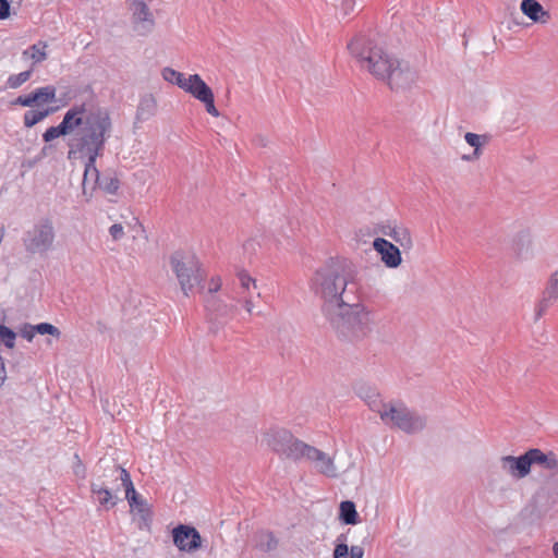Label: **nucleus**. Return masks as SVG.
Masks as SVG:
<instances>
[{
	"label": "nucleus",
	"instance_id": "1",
	"mask_svg": "<svg viewBox=\"0 0 558 558\" xmlns=\"http://www.w3.org/2000/svg\"><path fill=\"white\" fill-rule=\"evenodd\" d=\"M355 278L351 260L344 257H329L311 278V290L323 303L320 311L339 337L354 340L369 331V312L362 304L345 300L347 286Z\"/></svg>",
	"mask_w": 558,
	"mask_h": 558
},
{
	"label": "nucleus",
	"instance_id": "2",
	"mask_svg": "<svg viewBox=\"0 0 558 558\" xmlns=\"http://www.w3.org/2000/svg\"><path fill=\"white\" fill-rule=\"evenodd\" d=\"M348 49L362 66L378 80L386 81L392 90L407 89L416 81V71L409 62L391 58L373 40L364 36L350 41Z\"/></svg>",
	"mask_w": 558,
	"mask_h": 558
},
{
	"label": "nucleus",
	"instance_id": "3",
	"mask_svg": "<svg viewBox=\"0 0 558 558\" xmlns=\"http://www.w3.org/2000/svg\"><path fill=\"white\" fill-rule=\"evenodd\" d=\"M80 117L81 124L68 143V159L76 158L77 150L106 148V143L111 136L112 121L107 108L97 107L88 111L85 108Z\"/></svg>",
	"mask_w": 558,
	"mask_h": 558
},
{
	"label": "nucleus",
	"instance_id": "4",
	"mask_svg": "<svg viewBox=\"0 0 558 558\" xmlns=\"http://www.w3.org/2000/svg\"><path fill=\"white\" fill-rule=\"evenodd\" d=\"M267 445L271 450L284 459L294 462L304 458L305 452L315 453L311 445L305 444L286 428H270L266 434Z\"/></svg>",
	"mask_w": 558,
	"mask_h": 558
},
{
	"label": "nucleus",
	"instance_id": "5",
	"mask_svg": "<svg viewBox=\"0 0 558 558\" xmlns=\"http://www.w3.org/2000/svg\"><path fill=\"white\" fill-rule=\"evenodd\" d=\"M170 264L185 295L194 289L199 292L204 290V274L194 255L185 258L183 252L177 251L170 256Z\"/></svg>",
	"mask_w": 558,
	"mask_h": 558
},
{
	"label": "nucleus",
	"instance_id": "6",
	"mask_svg": "<svg viewBox=\"0 0 558 558\" xmlns=\"http://www.w3.org/2000/svg\"><path fill=\"white\" fill-rule=\"evenodd\" d=\"M56 230L49 217L39 218L22 236V244L27 254L46 255L53 248Z\"/></svg>",
	"mask_w": 558,
	"mask_h": 558
},
{
	"label": "nucleus",
	"instance_id": "7",
	"mask_svg": "<svg viewBox=\"0 0 558 558\" xmlns=\"http://www.w3.org/2000/svg\"><path fill=\"white\" fill-rule=\"evenodd\" d=\"M381 421L407 434H415L426 426V418L409 410L403 403L389 404L388 410H384L381 413Z\"/></svg>",
	"mask_w": 558,
	"mask_h": 558
},
{
	"label": "nucleus",
	"instance_id": "8",
	"mask_svg": "<svg viewBox=\"0 0 558 558\" xmlns=\"http://www.w3.org/2000/svg\"><path fill=\"white\" fill-rule=\"evenodd\" d=\"M85 110V104L73 105L63 116L62 121L58 125L49 126L43 133V141L50 143L60 136L72 134L81 124L80 114Z\"/></svg>",
	"mask_w": 558,
	"mask_h": 558
},
{
	"label": "nucleus",
	"instance_id": "9",
	"mask_svg": "<svg viewBox=\"0 0 558 558\" xmlns=\"http://www.w3.org/2000/svg\"><path fill=\"white\" fill-rule=\"evenodd\" d=\"M173 545L183 553L193 554L203 548V538L192 524L179 523L171 530Z\"/></svg>",
	"mask_w": 558,
	"mask_h": 558
},
{
	"label": "nucleus",
	"instance_id": "10",
	"mask_svg": "<svg viewBox=\"0 0 558 558\" xmlns=\"http://www.w3.org/2000/svg\"><path fill=\"white\" fill-rule=\"evenodd\" d=\"M186 93L204 104L206 111L213 117H219V111L215 106V95L213 89L205 83L198 74H191L187 77Z\"/></svg>",
	"mask_w": 558,
	"mask_h": 558
},
{
	"label": "nucleus",
	"instance_id": "11",
	"mask_svg": "<svg viewBox=\"0 0 558 558\" xmlns=\"http://www.w3.org/2000/svg\"><path fill=\"white\" fill-rule=\"evenodd\" d=\"M132 12V24L134 32L140 36H146L155 27V19L148 5L143 0H136L129 4Z\"/></svg>",
	"mask_w": 558,
	"mask_h": 558
},
{
	"label": "nucleus",
	"instance_id": "12",
	"mask_svg": "<svg viewBox=\"0 0 558 558\" xmlns=\"http://www.w3.org/2000/svg\"><path fill=\"white\" fill-rule=\"evenodd\" d=\"M57 88L53 85H46L35 88L29 94L20 95L13 99L11 106L39 107L57 100Z\"/></svg>",
	"mask_w": 558,
	"mask_h": 558
},
{
	"label": "nucleus",
	"instance_id": "13",
	"mask_svg": "<svg viewBox=\"0 0 558 558\" xmlns=\"http://www.w3.org/2000/svg\"><path fill=\"white\" fill-rule=\"evenodd\" d=\"M205 303V307L209 313L210 331L217 332L220 326L226 323V319L231 316L235 306L233 304H225L215 295L207 296Z\"/></svg>",
	"mask_w": 558,
	"mask_h": 558
},
{
	"label": "nucleus",
	"instance_id": "14",
	"mask_svg": "<svg viewBox=\"0 0 558 558\" xmlns=\"http://www.w3.org/2000/svg\"><path fill=\"white\" fill-rule=\"evenodd\" d=\"M500 463L502 470L515 480L526 477L532 469L529 450L519 456H504Z\"/></svg>",
	"mask_w": 558,
	"mask_h": 558
},
{
	"label": "nucleus",
	"instance_id": "15",
	"mask_svg": "<svg viewBox=\"0 0 558 558\" xmlns=\"http://www.w3.org/2000/svg\"><path fill=\"white\" fill-rule=\"evenodd\" d=\"M374 250L380 255V260L387 268H397L402 263L400 248L384 238L373 241Z\"/></svg>",
	"mask_w": 558,
	"mask_h": 558
},
{
	"label": "nucleus",
	"instance_id": "16",
	"mask_svg": "<svg viewBox=\"0 0 558 558\" xmlns=\"http://www.w3.org/2000/svg\"><path fill=\"white\" fill-rule=\"evenodd\" d=\"M125 499L128 500L130 507L135 509L138 514L137 527L140 530H145L150 532L151 523H153V511L148 506L147 501L143 499V497L136 492V499L133 500L130 496L125 494Z\"/></svg>",
	"mask_w": 558,
	"mask_h": 558
},
{
	"label": "nucleus",
	"instance_id": "17",
	"mask_svg": "<svg viewBox=\"0 0 558 558\" xmlns=\"http://www.w3.org/2000/svg\"><path fill=\"white\" fill-rule=\"evenodd\" d=\"M531 465L558 473V459L554 451H543L539 448H529Z\"/></svg>",
	"mask_w": 558,
	"mask_h": 558
},
{
	"label": "nucleus",
	"instance_id": "18",
	"mask_svg": "<svg viewBox=\"0 0 558 558\" xmlns=\"http://www.w3.org/2000/svg\"><path fill=\"white\" fill-rule=\"evenodd\" d=\"M105 148H92L86 150H77L76 156L83 158L86 157V162L84 165V174H83V186L89 182L90 177H97L99 170L96 167L97 158L104 155Z\"/></svg>",
	"mask_w": 558,
	"mask_h": 558
},
{
	"label": "nucleus",
	"instance_id": "19",
	"mask_svg": "<svg viewBox=\"0 0 558 558\" xmlns=\"http://www.w3.org/2000/svg\"><path fill=\"white\" fill-rule=\"evenodd\" d=\"M89 180L93 181L92 189H99L104 191L106 194L116 195L118 190L120 189V180L117 175L111 173L110 170L105 172H98L97 177H90Z\"/></svg>",
	"mask_w": 558,
	"mask_h": 558
},
{
	"label": "nucleus",
	"instance_id": "20",
	"mask_svg": "<svg viewBox=\"0 0 558 558\" xmlns=\"http://www.w3.org/2000/svg\"><path fill=\"white\" fill-rule=\"evenodd\" d=\"M312 449L316 451L315 453L305 452L304 458L308 461H313L316 463V468L318 472L329 477L336 476V466L333 464V460L328 457L325 452L312 446Z\"/></svg>",
	"mask_w": 558,
	"mask_h": 558
},
{
	"label": "nucleus",
	"instance_id": "21",
	"mask_svg": "<svg viewBox=\"0 0 558 558\" xmlns=\"http://www.w3.org/2000/svg\"><path fill=\"white\" fill-rule=\"evenodd\" d=\"M520 9L534 23H546L550 17L549 12L537 0H522Z\"/></svg>",
	"mask_w": 558,
	"mask_h": 558
},
{
	"label": "nucleus",
	"instance_id": "22",
	"mask_svg": "<svg viewBox=\"0 0 558 558\" xmlns=\"http://www.w3.org/2000/svg\"><path fill=\"white\" fill-rule=\"evenodd\" d=\"M380 233L391 238L402 248L410 250L413 245V241L410 231L403 227L384 225L379 228Z\"/></svg>",
	"mask_w": 558,
	"mask_h": 558
},
{
	"label": "nucleus",
	"instance_id": "23",
	"mask_svg": "<svg viewBox=\"0 0 558 558\" xmlns=\"http://www.w3.org/2000/svg\"><path fill=\"white\" fill-rule=\"evenodd\" d=\"M90 492L93 495L97 496L99 505L106 510L113 508L120 500L108 487L100 486L96 483L90 484Z\"/></svg>",
	"mask_w": 558,
	"mask_h": 558
},
{
	"label": "nucleus",
	"instance_id": "24",
	"mask_svg": "<svg viewBox=\"0 0 558 558\" xmlns=\"http://www.w3.org/2000/svg\"><path fill=\"white\" fill-rule=\"evenodd\" d=\"M546 294L538 303L535 318L538 319L550 304L553 299H558V270L551 276Z\"/></svg>",
	"mask_w": 558,
	"mask_h": 558
},
{
	"label": "nucleus",
	"instance_id": "25",
	"mask_svg": "<svg viewBox=\"0 0 558 558\" xmlns=\"http://www.w3.org/2000/svg\"><path fill=\"white\" fill-rule=\"evenodd\" d=\"M338 519L345 525H355L361 521L354 501L343 500L340 502Z\"/></svg>",
	"mask_w": 558,
	"mask_h": 558
},
{
	"label": "nucleus",
	"instance_id": "26",
	"mask_svg": "<svg viewBox=\"0 0 558 558\" xmlns=\"http://www.w3.org/2000/svg\"><path fill=\"white\" fill-rule=\"evenodd\" d=\"M156 111V100L153 95H145L141 98L136 110V122H145L149 120Z\"/></svg>",
	"mask_w": 558,
	"mask_h": 558
},
{
	"label": "nucleus",
	"instance_id": "27",
	"mask_svg": "<svg viewBox=\"0 0 558 558\" xmlns=\"http://www.w3.org/2000/svg\"><path fill=\"white\" fill-rule=\"evenodd\" d=\"M57 108L48 107L43 110H28L24 113L25 128H33L48 116L54 113Z\"/></svg>",
	"mask_w": 558,
	"mask_h": 558
},
{
	"label": "nucleus",
	"instance_id": "28",
	"mask_svg": "<svg viewBox=\"0 0 558 558\" xmlns=\"http://www.w3.org/2000/svg\"><path fill=\"white\" fill-rule=\"evenodd\" d=\"M531 244V236L527 230L520 231L513 239L512 248L518 257H523L527 253Z\"/></svg>",
	"mask_w": 558,
	"mask_h": 558
},
{
	"label": "nucleus",
	"instance_id": "29",
	"mask_svg": "<svg viewBox=\"0 0 558 558\" xmlns=\"http://www.w3.org/2000/svg\"><path fill=\"white\" fill-rule=\"evenodd\" d=\"M161 74L165 81L174 84L185 90V87L187 86V77H185L183 73L167 66L163 68Z\"/></svg>",
	"mask_w": 558,
	"mask_h": 558
},
{
	"label": "nucleus",
	"instance_id": "30",
	"mask_svg": "<svg viewBox=\"0 0 558 558\" xmlns=\"http://www.w3.org/2000/svg\"><path fill=\"white\" fill-rule=\"evenodd\" d=\"M256 547L264 553L272 551L278 547V539L270 531L262 532L258 535Z\"/></svg>",
	"mask_w": 558,
	"mask_h": 558
},
{
	"label": "nucleus",
	"instance_id": "31",
	"mask_svg": "<svg viewBox=\"0 0 558 558\" xmlns=\"http://www.w3.org/2000/svg\"><path fill=\"white\" fill-rule=\"evenodd\" d=\"M464 140L470 146H472L474 148V151L472 155H464L463 159L472 160L473 157L478 158V156L481 154V148L483 145L482 136L478 134L472 133V132H466L464 135Z\"/></svg>",
	"mask_w": 558,
	"mask_h": 558
},
{
	"label": "nucleus",
	"instance_id": "32",
	"mask_svg": "<svg viewBox=\"0 0 558 558\" xmlns=\"http://www.w3.org/2000/svg\"><path fill=\"white\" fill-rule=\"evenodd\" d=\"M116 470L120 472V480L122 482V486L125 490V494L130 496L133 500L136 499V489L132 482L130 473L122 468L121 465H114Z\"/></svg>",
	"mask_w": 558,
	"mask_h": 558
},
{
	"label": "nucleus",
	"instance_id": "33",
	"mask_svg": "<svg viewBox=\"0 0 558 558\" xmlns=\"http://www.w3.org/2000/svg\"><path fill=\"white\" fill-rule=\"evenodd\" d=\"M47 47L46 43L39 41L29 46L27 50L23 52V56H27L31 52L29 58L33 59L34 63H40L47 59V53L44 50Z\"/></svg>",
	"mask_w": 558,
	"mask_h": 558
},
{
	"label": "nucleus",
	"instance_id": "34",
	"mask_svg": "<svg viewBox=\"0 0 558 558\" xmlns=\"http://www.w3.org/2000/svg\"><path fill=\"white\" fill-rule=\"evenodd\" d=\"M15 339L16 332L4 324H0V342L8 349H13L15 345Z\"/></svg>",
	"mask_w": 558,
	"mask_h": 558
},
{
	"label": "nucleus",
	"instance_id": "35",
	"mask_svg": "<svg viewBox=\"0 0 558 558\" xmlns=\"http://www.w3.org/2000/svg\"><path fill=\"white\" fill-rule=\"evenodd\" d=\"M354 390L356 392V395L363 399L365 402L368 400V399H372V398H378L379 397V392L377 391L376 388L365 384V383H359L354 386Z\"/></svg>",
	"mask_w": 558,
	"mask_h": 558
},
{
	"label": "nucleus",
	"instance_id": "36",
	"mask_svg": "<svg viewBox=\"0 0 558 558\" xmlns=\"http://www.w3.org/2000/svg\"><path fill=\"white\" fill-rule=\"evenodd\" d=\"M33 73V69L23 71L19 74H12L7 80V86L10 88H19L22 84L27 82Z\"/></svg>",
	"mask_w": 558,
	"mask_h": 558
},
{
	"label": "nucleus",
	"instance_id": "37",
	"mask_svg": "<svg viewBox=\"0 0 558 558\" xmlns=\"http://www.w3.org/2000/svg\"><path fill=\"white\" fill-rule=\"evenodd\" d=\"M332 558H349V546L347 544V534L342 533L337 537Z\"/></svg>",
	"mask_w": 558,
	"mask_h": 558
},
{
	"label": "nucleus",
	"instance_id": "38",
	"mask_svg": "<svg viewBox=\"0 0 558 558\" xmlns=\"http://www.w3.org/2000/svg\"><path fill=\"white\" fill-rule=\"evenodd\" d=\"M32 329H34L35 335H50L57 338H59L61 335V331L50 323H39L33 325Z\"/></svg>",
	"mask_w": 558,
	"mask_h": 558
},
{
	"label": "nucleus",
	"instance_id": "39",
	"mask_svg": "<svg viewBox=\"0 0 558 558\" xmlns=\"http://www.w3.org/2000/svg\"><path fill=\"white\" fill-rule=\"evenodd\" d=\"M238 278L243 290H250L251 284L256 288V281L253 279L250 274L245 270H241L238 272Z\"/></svg>",
	"mask_w": 558,
	"mask_h": 558
},
{
	"label": "nucleus",
	"instance_id": "40",
	"mask_svg": "<svg viewBox=\"0 0 558 558\" xmlns=\"http://www.w3.org/2000/svg\"><path fill=\"white\" fill-rule=\"evenodd\" d=\"M366 403L368 404V407L372 411L377 412L380 416H381V413L384 412V410H388V408H389V404H386L385 402H383L379 399V397L368 399L366 401Z\"/></svg>",
	"mask_w": 558,
	"mask_h": 558
},
{
	"label": "nucleus",
	"instance_id": "41",
	"mask_svg": "<svg viewBox=\"0 0 558 558\" xmlns=\"http://www.w3.org/2000/svg\"><path fill=\"white\" fill-rule=\"evenodd\" d=\"M12 0H0V20H7L11 16Z\"/></svg>",
	"mask_w": 558,
	"mask_h": 558
},
{
	"label": "nucleus",
	"instance_id": "42",
	"mask_svg": "<svg viewBox=\"0 0 558 558\" xmlns=\"http://www.w3.org/2000/svg\"><path fill=\"white\" fill-rule=\"evenodd\" d=\"M109 234L114 241H119L124 236L123 227L121 223H113L109 228Z\"/></svg>",
	"mask_w": 558,
	"mask_h": 558
},
{
	"label": "nucleus",
	"instance_id": "43",
	"mask_svg": "<svg viewBox=\"0 0 558 558\" xmlns=\"http://www.w3.org/2000/svg\"><path fill=\"white\" fill-rule=\"evenodd\" d=\"M33 325L31 324H24L22 328L20 329L21 336L26 339L27 341H32L33 338L36 336L34 329H32Z\"/></svg>",
	"mask_w": 558,
	"mask_h": 558
},
{
	"label": "nucleus",
	"instance_id": "44",
	"mask_svg": "<svg viewBox=\"0 0 558 558\" xmlns=\"http://www.w3.org/2000/svg\"><path fill=\"white\" fill-rule=\"evenodd\" d=\"M364 549L361 546L353 545L349 548V558H363Z\"/></svg>",
	"mask_w": 558,
	"mask_h": 558
},
{
	"label": "nucleus",
	"instance_id": "45",
	"mask_svg": "<svg viewBox=\"0 0 558 558\" xmlns=\"http://www.w3.org/2000/svg\"><path fill=\"white\" fill-rule=\"evenodd\" d=\"M75 459L77 460V463L73 468L74 474L80 477H85V466L83 465L77 454H75Z\"/></svg>",
	"mask_w": 558,
	"mask_h": 558
},
{
	"label": "nucleus",
	"instance_id": "46",
	"mask_svg": "<svg viewBox=\"0 0 558 558\" xmlns=\"http://www.w3.org/2000/svg\"><path fill=\"white\" fill-rule=\"evenodd\" d=\"M221 287V282H220V278H211V281H210V286L208 288V296H211V295H215V293L220 289Z\"/></svg>",
	"mask_w": 558,
	"mask_h": 558
},
{
	"label": "nucleus",
	"instance_id": "47",
	"mask_svg": "<svg viewBox=\"0 0 558 558\" xmlns=\"http://www.w3.org/2000/svg\"><path fill=\"white\" fill-rule=\"evenodd\" d=\"M354 4V0H342L341 8L343 10L344 15H349L353 11Z\"/></svg>",
	"mask_w": 558,
	"mask_h": 558
},
{
	"label": "nucleus",
	"instance_id": "48",
	"mask_svg": "<svg viewBox=\"0 0 558 558\" xmlns=\"http://www.w3.org/2000/svg\"><path fill=\"white\" fill-rule=\"evenodd\" d=\"M5 377H7V373H5V367H4V360L0 355V388L3 385Z\"/></svg>",
	"mask_w": 558,
	"mask_h": 558
},
{
	"label": "nucleus",
	"instance_id": "49",
	"mask_svg": "<svg viewBox=\"0 0 558 558\" xmlns=\"http://www.w3.org/2000/svg\"><path fill=\"white\" fill-rule=\"evenodd\" d=\"M530 508H531V514L535 515L536 519H539L542 517V512L538 511V510L536 511V506L535 505H530V507H526L524 509V511H527Z\"/></svg>",
	"mask_w": 558,
	"mask_h": 558
},
{
	"label": "nucleus",
	"instance_id": "50",
	"mask_svg": "<svg viewBox=\"0 0 558 558\" xmlns=\"http://www.w3.org/2000/svg\"><path fill=\"white\" fill-rule=\"evenodd\" d=\"M551 549H553V555H554V557H555V558H558V542H555V543L553 544Z\"/></svg>",
	"mask_w": 558,
	"mask_h": 558
},
{
	"label": "nucleus",
	"instance_id": "51",
	"mask_svg": "<svg viewBox=\"0 0 558 558\" xmlns=\"http://www.w3.org/2000/svg\"><path fill=\"white\" fill-rule=\"evenodd\" d=\"M244 307H245V310H246L248 313H251V312H252V301H251V300H245Z\"/></svg>",
	"mask_w": 558,
	"mask_h": 558
}]
</instances>
